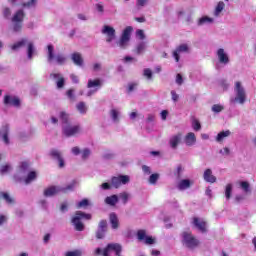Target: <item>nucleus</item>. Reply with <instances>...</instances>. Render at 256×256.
I'll return each instance as SVG.
<instances>
[{
    "mask_svg": "<svg viewBox=\"0 0 256 256\" xmlns=\"http://www.w3.org/2000/svg\"><path fill=\"white\" fill-rule=\"evenodd\" d=\"M60 119L62 121V125H69V123H71L69 121V114L66 112H60Z\"/></svg>",
    "mask_w": 256,
    "mask_h": 256,
    "instance_id": "obj_45",
    "label": "nucleus"
},
{
    "mask_svg": "<svg viewBox=\"0 0 256 256\" xmlns=\"http://www.w3.org/2000/svg\"><path fill=\"white\" fill-rule=\"evenodd\" d=\"M180 237L181 243L186 249H197L199 247V239H197V237H195L191 231H183L180 234Z\"/></svg>",
    "mask_w": 256,
    "mask_h": 256,
    "instance_id": "obj_5",
    "label": "nucleus"
},
{
    "mask_svg": "<svg viewBox=\"0 0 256 256\" xmlns=\"http://www.w3.org/2000/svg\"><path fill=\"white\" fill-rule=\"evenodd\" d=\"M95 9L98 11V13H105V6L103 5V2H98L95 4Z\"/></svg>",
    "mask_w": 256,
    "mask_h": 256,
    "instance_id": "obj_52",
    "label": "nucleus"
},
{
    "mask_svg": "<svg viewBox=\"0 0 256 256\" xmlns=\"http://www.w3.org/2000/svg\"><path fill=\"white\" fill-rule=\"evenodd\" d=\"M170 95L173 103H177V101H179V94H177L175 90H171Z\"/></svg>",
    "mask_w": 256,
    "mask_h": 256,
    "instance_id": "obj_54",
    "label": "nucleus"
},
{
    "mask_svg": "<svg viewBox=\"0 0 256 256\" xmlns=\"http://www.w3.org/2000/svg\"><path fill=\"white\" fill-rule=\"evenodd\" d=\"M203 178L206 183H215L217 181V177L213 176V171L209 168L204 171Z\"/></svg>",
    "mask_w": 256,
    "mask_h": 256,
    "instance_id": "obj_27",
    "label": "nucleus"
},
{
    "mask_svg": "<svg viewBox=\"0 0 256 256\" xmlns=\"http://www.w3.org/2000/svg\"><path fill=\"white\" fill-rule=\"evenodd\" d=\"M234 97L230 98V105H245L247 101V91L245 90V86L241 81H236L234 83Z\"/></svg>",
    "mask_w": 256,
    "mask_h": 256,
    "instance_id": "obj_3",
    "label": "nucleus"
},
{
    "mask_svg": "<svg viewBox=\"0 0 256 256\" xmlns=\"http://www.w3.org/2000/svg\"><path fill=\"white\" fill-rule=\"evenodd\" d=\"M183 141V134L178 132L169 138L168 145L173 151L177 150L180 143Z\"/></svg>",
    "mask_w": 256,
    "mask_h": 256,
    "instance_id": "obj_17",
    "label": "nucleus"
},
{
    "mask_svg": "<svg viewBox=\"0 0 256 256\" xmlns=\"http://www.w3.org/2000/svg\"><path fill=\"white\" fill-rule=\"evenodd\" d=\"M121 251H123V247L119 243H110L103 250V256H109L110 253H115L116 256L121 255Z\"/></svg>",
    "mask_w": 256,
    "mask_h": 256,
    "instance_id": "obj_14",
    "label": "nucleus"
},
{
    "mask_svg": "<svg viewBox=\"0 0 256 256\" xmlns=\"http://www.w3.org/2000/svg\"><path fill=\"white\" fill-rule=\"evenodd\" d=\"M118 199H120V201H122L123 205H127V203H129V199H131V193L129 192H121L118 195Z\"/></svg>",
    "mask_w": 256,
    "mask_h": 256,
    "instance_id": "obj_34",
    "label": "nucleus"
},
{
    "mask_svg": "<svg viewBox=\"0 0 256 256\" xmlns=\"http://www.w3.org/2000/svg\"><path fill=\"white\" fill-rule=\"evenodd\" d=\"M136 35L137 37H139V39L143 40L145 39V32L143 30H137L136 31Z\"/></svg>",
    "mask_w": 256,
    "mask_h": 256,
    "instance_id": "obj_63",
    "label": "nucleus"
},
{
    "mask_svg": "<svg viewBox=\"0 0 256 256\" xmlns=\"http://www.w3.org/2000/svg\"><path fill=\"white\" fill-rule=\"evenodd\" d=\"M81 255H83L81 250H75V251L67 252L65 256H81Z\"/></svg>",
    "mask_w": 256,
    "mask_h": 256,
    "instance_id": "obj_56",
    "label": "nucleus"
},
{
    "mask_svg": "<svg viewBox=\"0 0 256 256\" xmlns=\"http://www.w3.org/2000/svg\"><path fill=\"white\" fill-rule=\"evenodd\" d=\"M101 69H102L101 63H94L93 64V71L97 72V71H101Z\"/></svg>",
    "mask_w": 256,
    "mask_h": 256,
    "instance_id": "obj_64",
    "label": "nucleus"
},
{
    "mask_svg": "<svg viewBox=\"0 0 256 256\" xmlns=\"http://www.w3.org/2000/svg\"><path fill=\"white\" fill-rule=\"evenodd\" d=\"M240 188L242 191H244V193H251V184H249L247 181H241Z\"/></svg>",
    "mask_w": 256,
    "mask_h": 256,
    "instance_id": "obj_40",
    "label": "nucleus"
},
{
    "mask_svg": "<svg viewBox=\"0 0 256 256\" xmlns=\"http://www.w3.org/2000/svg\"><path fill=\"white\" fill-rule=\"evenodd\" d=\"M103 85V80L95 79V80H88L87 87L88 89H93V87H101Z\"/></svg>",
    "mask_w": 256,
    "mask_h": 256,
    "instance_id": "obj_36",
    "label": "nucleus"
},
{
    "mask_svg": "<svg viewBox=\"0 0 256 256\" xmlns=\"http://www.w3.org/2000/svg\"><path fill=\"white\" fill-rule=\"evenodd\" d=\"M9 125H4L0 130V137L4 145H9L11 143V138H9Z\"/></svg>",
    "mask_w": 256,
    "mask_h": 256,
    "instance_id": "obj_21",
    "label": "nucleus"
},
{
    "mask_svg": "<svg viewBox=\"0 0 256 256\" xmlns=\"http://www.w3.org/2000/svg\"><path fill=\"white\" fill-rule=\"evenodd\" d=\"M77 111H79V113H81V115H85V113H87V105L85 104V102H79L76 105Z\"/></svg>",
    "mask_w": 256,
    "mask_h": 256,
    "instance_id": "obj_41",
    "label": "nucleus"
},
{
    "mask_svg": "<svg viewBox=\"0 0 256 256\" xmlns=\"http://www.w3.org/2000/svg\"><path fill=\"white\" fill-rule=\"evenodd\" d=\"M12 11L9 8V6H3L2 8V15L4 17V19H9L11 21V17H13V15H11Z\"/></svg>",
    "mask_w": 256,
    "mask_h": 256,
    "instance_id": "obj_38",
    "label": "nucleus"
},
{
    "mask_svg": "<svg viewBox=\"0 0 256 256\" xmlns=\"http://www.w3.org/2000/svg\"><path fill=\"white\" fill-rule=\"evenodd\" d=\"M47 59L48 63H56V65L60 66L67 64V56L63 53L55 54V47L53 44L47 46Z\"/></svg>",
    "mask_w": 256,
    "mask_h": 256,
    "instance_id": "obj_4",
    "label": "nucleus"
},
{
    "mask_svg": "<svg viewBox=\"0 0 256 256\" xmlns=\"http://www.w3.org/2000/svg\"><path fill=\"white\" fill-rule=\"evenodd\" d=\"M115 157H116V154L115 152H112V151H107L103 154L104 159H115Z\"/></svg>",
    "mask_w": 256,
    "mask_h": 256,
    "instance_id": "obj_53",
    "label": "nucleus"
},
{
    "mask_svg": "<svg viewBox=\"0 0 256 256\" xmlns=\"http://www.w3.org/2000/svg\"><path fill=\"white\" fill-rule=\"evenodd\" d=\"M192 129L194 131H201V123L199 122V120L195 119L192 121Z\"/></svg>",
    "mask_w": 256,
    "mask_h": 256,
    "instance_id": "obj_49",
    "label": "nucleus"
},
{
    "mask_svg": "<svg viewBox=\"0 0 256 256\" xmlns=\"http://www.w3.org/2000/svg\"><path fill=\"white\" fill-rule=\"evenodd\" d=\"M129 181H131V178L128 175L113 176L111 178V185L114 189H119L121 185H127Z\"/></svg>",
    "mask_w": 256,
    "mask_h": 256,
    "instance_id": "obj_12",
    "label": "nucleus"
},
{
    "mask_svg": "<svg viewBox=\"0 0 256 256\" xmlns=\"http://www.w3.org/2000/svg\"><path fill=\"white\" fill-rule=\"evenodd\" d=\"M89 205V200L83 199L77 204V209H81L83 207H87Z\"/></svg>",
    "mask_w": 256,
    "mask_h": 256,
    "instance_id": "obj_55",
    "label": "nucleus"
},
{
    "mask_svg": "<svg viewBox=\"0 0 256 256\" xmlns=\"http://www.w3.org/2000/svg\"><path fill=\"white\" fill-rule=\"evenodd\" d=\"M71 153L72 155H79L81 153V148H79V146H74L71 148Z\"/></svg>",
    "mask_w": 256,
    "mask_h": 256,
    "instance_id": "obj_59",
    "label": "nucleus"
},
{
    "mask_svg": "<svg viewBox=\"0 0 256 256\" xmlns=\"http://www.w3.org/2000/svg\"><path fill=\"white\" fill-rule=\"evenodd\" d=\"M131 33H133V27L127 26L120 36V39L116 42L117 47L120 49H127L129 42L131 41Z\"/></svg>",
    "mask_w": 256,
    "mask_h": 256,
    "instance_id": "obj_9",
    "label": "nucleus"
},
{
    "mask_svg": "<svg viewBox=\"0 0 256 256\" xmlns=\"http://www.w3.org/2000/svg\"><path fill=\"white\" fill-rule=\"evenodd\" d=\"M224 10L225 3L223 1L218 2L214 9V17H221V13H223Z\"/></svg>",
    "mask_w": 256,
    "mask_h": 256,
    "instance_id": "obj_32",
    "label": "nucleus"
},
{
    "mask_svg": "<svg viewBox=\"0 0 256 256\" xmlns=\"http://www.w3.org/2000/svg\"><path fill=\"white\" fill-rule=\"evenodd\" d=\"M183 171H184L183 166L178 165L176 168V177L178 179H181V175H183Z\"/></svg>",
    "mask_w": 256,
    "mask_h": 256,
    "instance_id": "obj_57",
    "label": "nucleus"
},
{
    "mask_svg": "<svg viewBox=\"0 0 256 256\" xmlns=\"http://www.w3.org/2000/svg\"><path fill=\"white\" fill-rule=\"evenodd\" d=\"M184 143L186 147H193L195 143H197V136H195V133L189 132L184 137Z\"/></svg>",
    "mask_w": 256,
    "mask_h": 256,
    "instance_id": "obj_25",
    "label": "nucleus"
},
{
    "mask_svg": "<svg viewBox=\"0 0 256 256\" xmlns=\"http://www.w3.org/2000/svg\"><path fill=\"white\" fill-rule=\"evenodd\" d=\"M231 193H233V184H227L225 187V197L227 201L231 199Z\"/></svg>",
    "mask_w": 256,
    "mask_h": 256,
    "instance_id": "obj_43",
    "label": "nucleus"
},
{
    "mask_svg": "<svg viewBox=\"0 0 256 256\" xmlns=\"http://www.w3.org/2000/svg\"><path fill=\"white\" fill-rule=\"evenodd\" d=\"M3 104L6 107H15L18 109V107H21V100L15 95L6 94L4 95Z\"/></svg>",
    "mask_w": 256,
    "mask_h": 256,
    "instance_id": "obj_11",
    "label": "nucleus"
},
{
    "mask_svg": "<svg viewBox=\"0 0 256 256\" xmlns=\"http://www.w3.org/2000/svg\"><path fill=\"white\" fill-rule=\"evenodd\" d=\"M227 137H231V132L229 130L221 131L215 137L216 143H223Z\"/></svg>",
    "mask_w": 256,
    "mask_h": 256,
    "instance_id": "obj_29",
    "label": "nucleus"
},
{
    "mask_svg": "<svg viewBox=\"0 0 256 256\" xmlns=\"http://www.w3.org/2000/svg\"><path fill=\"white\" fill-rule=\"evenodd\" d=\"M80 153H81V159L83 161H87V159L91 157V150L89 148H84Z\"/></svg>",
    "mask_w": 256,
    "mask_h": 256,
    "instance_id": "obj_42",
    "label": "nucleus"
},
{
    "mask_svg": "<svg viewBox=\"0 0 256 256\" xmlns=\"http://www.w3.org/2000/svg\"><path fill=\"white\" fill-rule=\"evenodd\" d=\"M216 57L220 65H229L231 63V59L229 58V53L223 48H219L216 51Z\"/></svg>",
    "mask_w": 256,
    "mask_h": 256,
    "instance_id": "obj_16",
    "label": "nucleus"
},
{
    "mask_svg": "<svg viewBox=\"0 0 256 256\" xmlns=\"http://www.w3.org/2000/svg\"><path fill=\"white\" fill-rule=\"evenodd\" d=\"M105 233H107V230L98 228V230L96 232L97 239H103V237H105Z\"/></svg>",
    "mask_w": 256,
    "mask_h": 256,
    "instance_id": "obj_50",
    "label": "nucleus"
},
{
    "mask_svg": "<svg viewBox=\"0 0 256 256\" xmlns=\"http://www.w3.org/2000/svg\"><path fill=\"white\" fill-rule=\"evenodd\" d=\"M35 179H37V172L28 171V173L26 174V178L24 179L23 182L25 183V185H29L30 183H33Z\"/></svg>",
    "mask_w": 256,
    "mask_h": 256,
    "instance_id": "obj_31",
    "label": "nucleus"
},
{
    "mask_svg": "<svg viewBox=\"0 0 256 256\" xmlns=\"http://www.w3.org/2000/svg\"><path fill=\"white\" fill-rule=\"evenodd\" d=\"M193 225L200 233H207V222L201 218H194Z\"/></svg>",
    "mask_w": 256,
    "mask_h": 256,
    "instance_id": "obj_23",
    "label": "nucleus"
},
{
    "mask_svg": "<svg viewBox=\"0 0 256 256\" xmlns=\"http://www.w3.org/2000/svg\"><path fill=\"white\" fill-rule=\"evenodd\" d=\"M176 84L183 85V76H181V74L176 75Z\"/></svg>",
    "mask_w": 256,
    "mask_h": 256,
    "instance_id": "obj_62",
    "label": "nucleus"
},
{
    "mask_svg": "<svg viewBox=\"0 0 256 256\" xmlns=\"http://www.w3.org/2000/svg\"><path fill=\"white\" fill-rule=\"evenodd\" d=\"M137 87H139V83H137V82L129 83L128 87H127L128 93H133V91H135V89H137Z\"/></svg>",
    "mask_w": 256,
    "mask_h": 256,
    "instance_id": "obj_48",
    "label": "nucleus"
},
{
    "mask_svg": "<svg viewBox=\"0 0 256 256\" xmlns=\"http://www.w3.org/2000/svg\"><path fill=\"white\" fill-rule=\"evenodd\" d=\"M220 87L223 89V91H227L229 89V82H227V80H222L220 82Z\"/></svg>",
    "mask_w": 256,
    "mask_h": 256,
    "instance_id": "obj_58",
    "label": "nucleus"
},
{
    "mask_svg": "<svg viewBox=\"0 0 256 256\" xmlns=\"http://www.w3.org/2000/svg\"><path fill=\"white\" fill-rule=\"evenodd\" d=\"M83 133V128L79 124H64L62 125V135L65 137H77Z\"/></svg>",
    "mask_w": 256,
    "mask_h": 256,
    "instance_id": "obj_8",
    "label": "nucleus"
},
{
    "mask_svg": "<svg viewBox=\"0 0 256 256\" xmlns=\"http://www.w3.org/2000/svg\"><path fill=\"white\" fill-rule=\"evenodd\" d=\"M160 177H161V175L159 173L150 174V176L148 178V183L150 185H157V182L159 181Z\"/></svg>",
    "mask_w": 256,
    "mask_h": 256,
    "instance_id": "obj_37",
    "label": "nucleus"
},
{
    "mask_svg": "<svg viewBox=\"0 0 256 256\" xmlns=\"http://www.w3.org/2000/svg\"><path fill=\"white\" fill-rule=\"evenodd\" d=\"M73 189H75V182H72L65 187L50 186L44 190V197H55V195H59V193H68V191H73Z\"/></svg>",
    "mask_w": 256,
    "mask_h": 256,
    "instance_id": "obj_6",
    "label": "nucleus"
},
{
    "mask_svg": "<svg viewBox=\"0 0 256 256\" xmlns=\"http://www.w3.org/2000/svg\"><path fill=\"white\" fill-rule=\"evenodd\" d=\"M219 153L222 157H229V155H231V150L228 147H224L219 151Z\"/></svg>",
    "mask_w": 256,
    "mask_h": 256,
    "instance_id": "obj_51",
    "label": "nucleus"
},
{
    "mask_svg": "<svg viewBox=\"0 0 256 256\" xmlns=\"http://www.w3.org/2000/svg\"><path fill=\"white\" fill-rule=\"evenodd\" d=\"M181 53H189V45L187 44H181L178 46L174 52H173V57L176 61V63H179L180 55Z\"/></svg>",
    "mask_w": 256,
    "mask_h": 256,
    "instance_id": "obj_20",
    "label": "nucleus"
},
{
    "mask_svg": "<svg viewBox=\"0 0 256 256\" xmlns=\"http://www.w3.org/2000/svg\"><path fill=\"white\" fill-rule=\"evenodd\" d=\"M98 229L107 230V221H106V220H101V221L99 222Z\"/></svg>",
    "mask_w": 256,
    "mask_h": 256,
    "instance_id": "obj_61",
    "label": "nucleus"
},
{
    "mask_svg": "<svg viewBox=\"0 0 256 256\" xmlns=\"http://www.w3.org/2000/svg\"><path fill=\"white\" fill-rule=\"evenodd\" d=\"M28 173L29 164L27 162H22L21 165L18 166V169L14 174V181H16V183H23Z\"/></svg>",
    "mask_w": 256,
    "mask_h": 256,
    "instance_id": "obj_10",
    "label": "nucleus"
},
{
    "mask_svg": "<svg viewBox=\"0 0 256 256\" xmlns=\"http://www.w3.org/2000/svg\"><path fill=\"white\" fill-rule=\"evenodd\" d=\"M213 22H214L213 18L209 16H202L201 18L198 19L197 25L198 27H203V25H211V23Z\"/></svg>",
    "mask_w": 256,
    "mask_h": 256,
    "instance_id": "obj_30",
    "label": "nucleus"
},
{
    "mask_svg": "<svg viewBox=\"0 0 256 256\" xmlns=\"http://www.w3.org/2000/svg\"><path fill=\"white\" fill-rule=\"evenodd\" d=\"M104 203H106V205H109L110 207H115V205L119 203V196L115 194L107 196L104 200Z\"/></svg>",
    "mask_w": 256,
    "mask_h": 256,
    "instance_id": "obj_28",
    "label": "nucleus"
},
{
    "mask_svg": "<svg viewBox=\"0 0 256 256\" xmlns=\"http://www.w3.org/2000/svg\"><path fill=\"white\" fill-rule=\"evenodd\" d=\"M109 117L113 123H119L121 121V110L119 108H112L109 111Z\"/></svg>",
    "mask_w": 256,
    "mask_h": 256,
    "instance_id": "obj_24",
    "label": "nucleus"
},
{
    "mask_svg": "<svg viewBox=\"0 0 256 256\" xmlns=\"http://www.w3.org/2000/svg\"><path fill=\"white\" fill-rule=\"evenodd\" d=\"M102 35H106V43H112L116 37L115 28L109 25H104L101 30Z\"/></svg>",
    "mask_w": 256,
    "mask_h": 256,
    "instance_id": "obj_15",
    "label": "nucleus"
},
{
    "mask_svg": "<svg viewBox=\"0 0 256 256\" xmlns=\"http://www.w3.org/2000/svg\"><path fill=\"white\" fill-rule=\"evenodd\" d=\"M10 5H19L22 8L17 9L10 18L12 23V31L14 33H21L23 30V21H25V10L23 9H35L37 7L38 0H9Z\"/></svg>",
    "mask_w": 256,
    "mask_h": 256,
    "instance_id": "obj_1",
    "label": "nucleus"
},
{
    "mask_svg": "<svg viewBox=\"0 0 256 256\" xmlns=\"http://www.w3.org/2000/svg\"><path fill=\"white\" fill-rule=\"evenodd\" d=\"M50 79L56 80L57 89H63L65 87V78L61 73H51Z\"/></svg>",
    "mask_w": 256,
    "mask_h": 256,
    "instance_id": "obj_22",
    "label": "nucleus"
},
{
    "mask_svg": "<svg viewBox=\"0 0 256 256\" xmlns=\"http://www.w3.org/2000/svg\"><path fill=\"white\" fill-rule=\"evenodd\" d=\"M109 219L112 229H119V218L117 217V214L111 213Z\"/></svg>",
    "mask_w": 256,
    "mask_h": 256,
    "instance_id": "obj_33",
    "label": "nucleus"
},
{
    "mask_svg": "<svg viewBox=\"0 0 256 256\" xmlns=\"http://www.w3.org/2000/svg\"><path fill=\"white\" fill-rule=\"evenodd\" d=\"M50 156L52 157V159H54L55 161H58V167L60 169H63V167H65V160L63 159V153H61L60 150L58 149H52L50 151Z\"/></svg>",
    "mask_w": 256,
    "mask_h": 256,
    "instance_id": "obj_19",
    "label": "nucleus"
},
{
    "mask_svg": "<svg viewBox=\"0 0 256 256\" xmlns=\"http://www.w3.org/2000/svg\"><path fill=\"white\" fill-rule=\"evenodd\" d=\"M143 77H145L148 81L153 79V71L149 68H145L143 70Z\"/></svg>",
    "mask_w": 256,
    "mask_h": 256,
    "instance_id": "obj_47",
    "label": "nucleus"
},
{
    "mask_svg": "<svg viewBox=\"0 0 256 256\" xmlns=\"http://www.w3.org/2000/svg\"><path fill=\"white\" fill-rule=\"evenodd\" d=\"M23 47H26L27 60L33 61V57L37 55V48L35 47V43H33V41L29 40L28 38H22L10 45V49L12 51H20V49H23Z\"/></svg>",
    "mask_w": 256,
    "mask_h": 256,
    "instance_id": "obj_2",
    "label": "nucleus"
},
{
    "mask_svg": "<svg viewBox=\"0 0 256 256\" xmlns=\"http://www.w3.org/2000/svg\"><path fill=\"white\" fill-rule=\"evenodd\" d=\"M83 219H86V221L91 220V214H87L82 211H77L75 215L72 217L71 223L74 226V229L76 231H84L85 225L83 224Z\"/></svg>",
    "mask_w": 256,
    "mask_h": 256,
    "instance_id": "obj_7",
    "label": "nucleus"
},
{
    "mask_svg": "<svg viewBox=\"0 0 256 256\" xmlns=\"http://www.w3.org/2000/svg\"><path fill=\"white\" fill-rule=\"evenodd\" d=\"M1 197L4 199V201H6V203H8L9 205L15 203V200L13 198H11V196L9 195V193L7 192H1Z\"/></svg>",
    "mask_w": 256,
    "mask_h": 256,
    "instance_id": "obj_44",
    "label": "nucleus"
},
{
    "mask_svg": "<svg viewBox=\"0 0 256 256\" xmlns=\"http://www.w3.org/2000/svg\"><path fill=\"white\" fill-rule=\"evenodd\" d=\"M13 171V166L11 164H4L0 166V174L1 175H9Z\"/></svg>",
    "mask_w": 256,
    "mask_h": 256,
    "instance_id": "obj_35",
    "label": "nucleus"
},
{
    "mask_svg": "<svg viewBox=\"0 0 256 256\" xmlns=\"http://www.w3.org/2000/svg\"><path fill=\"white\" fill-rule=\"evenodd\" d=\"M225 110V106H223L222 104H214L211 107V111L212 113H221V111Z\"/></svg>",
    "mask_w": 256,
    "mask_h": 256,
    "instance_id": "obj_46",
    "label": "nucleus"
},
{
    "mask_svg": "<svg viewBox=\"0 0 256 256\" xmlns=\"http://www.w3.org/2000/svg\"><path fill=\"white\" fill-rule=\"evenodd\" d=\"M145 49H147V43H145V42H140V43L136 46V54H137V55H142V53H145Z\"/></svg>",
    "mask_w": 256,
    "mask_h": 256,
    "instance_id": "obj_39",
    "label": "nucleus"
},
{
    "mask_svg": "<svg viewBox=\"0 0 256 256\" xmlns=\"http://www.w3.org/2000/svg\"><path fill=\"white\" fill-rule=\"evenodd\" d=\"M191 185H193V180L182 179L178 182L177 189H179V191H186V189L191 188Z\"/></svg>",
    "mask_w": 256,
    "mask_h": 256,
    "instance_id": "obj_26",
    "label": "nucleus"
},
{
    "mask_svg": "<svg viewBox=\"0 0 256 256\" xmlns=\"http://www.w3.org/2000/svg\"><path fill=\"white\" fill-rule=\"evenodd\" d=\"M142 171L144 175H151V167L147 165H142Z\"/></svg>",
    "mask_w": 256,
    "mask_h": 256,
    "instance_id": "obj_60",
    "label": "nucleus"
},
{
    "mask_svg": "<svg viewBox=\"0 0 256 256\" xmlns=\"http://www.w3.org/2000/svg\"><path fill=\"white\" fill-rule=\"evenodd\" d=\"M70 61L76 66L83 68L85 67V59L83 58V54L80 52H73L70 54Z\"/></svg>",
    "mask_w": 256,
    "mask_h": 256,
    "instance_id": "obj_18",
    "label": "nucleus"
},
{
    "mask_svg": "<svg viewBox=\"0 0 256 256\" xmlns=\"http://www.w3.org/2000/svg\"><path fill=\"white\" fill-rule=\"evenodd\" d=\"M136 237L138 241H140V243H144V245H155V238L147 235V230H138Z\"/></svg>",
    "mask_w": 256,
    "mask_h": 256,
    "instance_id": "obj_13",
    "label": "nucleus"
}]
</instances>
